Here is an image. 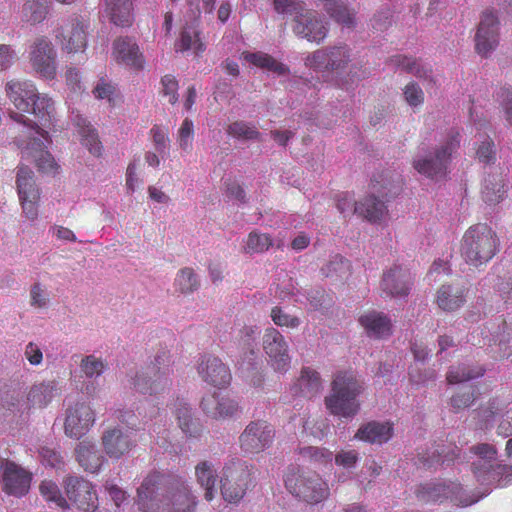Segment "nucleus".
I'll list each match as a JSON object with an SVG mask.
<instances>
[{"instance_id": "4c0bfd02", "label": "nucleus", "mask_w": 512, "mask_h": 512, "mask_svg": "<svg viewBox=\"0 0 512 512\" xmlns=\"http://www.w3.org/2000/svg\"><path fill=\"white\" fill-rule=\"evenodd\" d=\"M476 475L479 480L498 487H505L512 484V466L509 465H490L484 475L478 472H476Z\"/></svg>"}, {"instance_id": "412c9836", "label": "nucleus", "mask_w": 512, "mask_h": 512, "mask_svg": "<svg viewBox=\"0 0 512 512\" xmlns=\"http://www.w3.org/2000/svg\"><path fill=\"white\" fill-rule=\"evenodd\" d=\"M410 273L401 266L394 264L383 272L380 288L387 296H406L411 286Z\"/></svg>"}, {"instance_id": "c85d7f7f", "label": "nucleus", "mask_w": 512, "mask_h": 512, "mask_svg": "<svg viewBox=\"0 0 512 512\" xmlns=\"http://www.w3.org/2000/svg\"><path fill=\"white\" fill-rule=\"evenodd\" d=\"M359 323L369 337L380 339L391 334V321L382 312L368 311L360 316Z\"/></svg>"}, {"instance_id": "de8ad7c7", "label": "nucleus", "mask_w": 512, "mask_h": 512, "mask_svg": "<svg viewBox=\"0 0 512 512\" xmlns=\"http://www.w3.org/2000/svg\"><path fill=\"white\" fill-rule=\"evenodd\" d=\"M391 63L397 68H401L407 73L413 74L418 78L427 77L429 70L421 61L404 55H396L390 59Z\"/></svg>"}, {"instance_id": "7ed1b4c3", "label": "nucleus", "mask_w": 512, "mask_h": 512, "mask_svg": "<svg viewBox=\"0 0 512 512\" xmlns=\"http://www.w3.org/2000/svg\"><path fill=\"white\" fill-rule=\"evenodd\" d=\"M362 390L363 387L353 372H338L331 383V393L325 398L327 409L339 417L355 416L360 410L357 397Z\"/></svg>"}, {"instance_id": "dca6fc26", "label": "nucleus", "mask_w": 512, "mask_h": 512, "mask_svg": "<svg viewBox=\"0 0 512 512\" xmlns=\"http://www.w3.org/2000/svg\"><path fill=\"white\" fill-rule=\"evenodd\" d=\"M95 422L93 409L85 403H77L68 409L64 429L68 437L80 439Z\"/></svg>"}, {"instance_id": "f03ea898", "label": "nucleus", "mask_w": 512, "mask_h": 512, "mask_svg": "<svg viewBox=\"0 0 512 512\" xmlns=\"http://www.w3.org/2000/svg\"><path fill=\"white\" fill-rule=\"evenodd\" d=\"M500 251V239L496 231L486 223L470 226L460 242V254L464 262L473 268L486 266Z\"/></svg>"}, {"instance_id": "4be33fe9", "label": "nucleus", "mask_w": 512, "mask_h": 512, "mask_svg": "<svg viewBox=\"0 0 512 512\" xmlns=\"http://www.w3.org/2000/svg\"><path fill=\"white\" fill-rule=\"evenodd\" d=\"M6 95L19 112H27L38 94L31 81L11 80L5 85Z\"/></svg>"}, {"instance_id": "39448f33", "label": "nucleus", "mask_w": 512, "mask_h": 512, "mask_svg": "<svg viewBox=\"0 0 512 512\" xmlns=\"http://www.w3.org/2000/svg\"><path fill=\"white\" fill-rule=\"evenodd\" d=\"M460 142V130L455 127L448 129L432 153L413 161L414 169L430 179L445 177L452 155L459 149Z\"/></svg>"}, {"instance_id": "0eeeda50", "label": "nucleus", "mask_w": 512, "mask_h": 512, "mask_svg": "<svg viewBox=\"0 0 512 512\" xmlns=\"http://www.w3.org/2000/svg\"><path fill=\"white\" fill-rule=\"evenodd\" d=\"M171 356L167 351L158 353L154 360L146 365L132 379L135 391L141 394L156 395L164 392L171 385Z\"/></svg>"}, {"instance_id": "a211bd4d", "label": "nucleus", "mask_w": 512, "mask_h": 512, "mask_svg": "<svg viewBox=\"0 0 512 512\" xmlns=\"http://www.w3.org/2000/svg\"><path fill=\"white\" fill-rule=\"evenodd\" d=\"M197 371L204 382L218 388L226 387L232 379L229 368L213 355L202 356Z\"/></svg>"}, {"instance_id": "4468645a", "label": "nucleus", "mask_w": 512, "mask_h": 512, "mask_svg": "<svg viewBox=\"0 0 512 512\" xmlns=\"http://www.w3.org/2000/svg\"><path fill=\"white\" fill-rule=\"evenodd\" d=\"M2 468L3 491L16 497L26 495L30 489L31 473L8 460L3 463Z\"/></svg>"}, {"instance_id": "bf43d9fd", "label": "nucleus", "mask_w": 512, "mask_h": 512, "mask_svg": "<svg viewBox=\"0 0 512 512\" xmlns=\"http://www.w3.org/2000/svg\"><path fill=\"white\" fill-rule=\"evenodd\" d=\"M275 325L290 329L297 328L301 321L297 316L286 313L281 307H273L270 314Z\"/></svg>"}, {"instance_id": "2f4dec72", "label": "nucleus", "mask_w": 512, "mask_h": 512, "mask_svg": "<svg viewBox=\"0 0 512 512\" xmlns=\"http://www.w3.org/2000/svg\"><path fill=\"white\" fill-rule=\"evenodd\" d=\"M217 477V471L210 461L203 460L195 466L196 482L204 489V498L208 502L214 499Z\"/></svg>"}, {"instance_id": "aec40b11", "label": "nucleus", "mask_w": 512, "mask_h": 512, "mask_svg": "<svg viewBox=\"0 0 512 512\" xmlns=\"http://www.w3.org/2000/svg\"><path fill=\"white\" fill-rule=\"evenodd\" d=\"M292 29L297 36L316 43L322 42L328 33L327 23L309 9L302 16H298Z\"/></svg>"}, {"instance_id": "5fc2aeb1", "label": "nucleus", "mask_w": 512, "mask_h": 512, "mask_svg": "<svg viewBox=\"0 0 512 512\" xmlns=\"http://www.w3.org/2000/svg\"><path fill=\"white\" fill-rule=\"evenodd\" d=\"M299 454L318 465H327L332 462L333 453L324 447L308 446L300 448Z\"/></svg>"}, {"instance_id": "774afa93", "label": "nucleus", "mask_w": 512, "mask_h": 512, "mask_svg": "<svg viewBox=\"0 0 512 512\" xmlns=\"http://www.w3.org/2000/svg\"><path fill=\"white\" fill-rule=\"evenodd\" d=\"M334 458H335V464L337 466H340V467H343L346 469H350L356 465V463L359 459V454L354 449H350V450L342 449L335 455Z\"/></svg>"}, {"instance_id": "f257e3e1", "label": "nucleus", "mask_w": 512, "mask_h": 512, "mask_svg": "<svg viewBox=\"0 0 512 512\" xmlns=\"http://www.w3.org/2000/svg\"><path fill=\"white\" fill-rule=\"evenodd\" d=\"M164 475L149 473L137 489V506L140 512H195L196 496L190 485L181 479L174 480L166 493L158 495Z\"/></svg>"}, {"instance_id": "c03bdc74", "label": "nucleus", "mask_w": 512, "mask_h": 512, "mask_svg": "<svg viewBox=\"0 0 512 512\" xmlns=\"http://www.w3.org/2000/svg\"><path fill=\"white\" fill-rule=\"evenodd\" d=\"M505 192L503 181L500 178L488 177L484 181L481 195L485 203L495 205L503 200Z\"/></svg>"}, {"instance_id": "4d7b16f0", "label": "nucleus", "mask_w": 512, "mask_h": 512, "mask_svg": "<svg viewBox=\"0 0 512 512\" xmlns=\"http://www.w3.org/2000/svg\"><path fill=\"white\" fill-rule=\"evenodd\" d=\"M477 398L476 390L470 387L467 391H461L453 395L450 405L455 413L470 407Z\"/></svg>"}, {"instance_id": "680f3d73", "label": "nucleus", "mask_w": 512, "mask_h": 512, "mask_svg": "<svg viewBox=\"0 0 512 512\" xmlns=\"http://www.w3.org/2000/svg\"><path fill=\"white\" fill-rule=\"evenodd\" d=\"M161 94L168 98L170 104L178 101V81L173 75L167 74L161 79Z\"/></svg>"}, {"instance_id": "58836bf2", "label": "nucleus", "mask_w": 512, "mask_h": 512, "mask_svg": "<svg viewBox=\"0 0 512 512\" xmlns=\"http://www.w3.org/2000/svg\"><path fill=\"white\" fill-rule=\"evenodd\" d=\"M497 358H507L512 355V322L502 320L499 331L493 338Z\"/></svg>"}, {"instance_id": "6e6552de", "label": "nucleus", "mask_w": 512, "mask_h": 512, "mask_svg": "<svg viewBox=\"0 0 512 512\" xmlns=\"http://www.w3.org/2000/svg\"><path fill=\"white\" fill-rule=\"evenodd\" d=\"M285 487L296 498L318 504L330 495L328 483L316 472L290 470L285 475Z\"/></svg>"}, {"instance_id": "2eb2a0df", "label": "nucleus", "mask_w": 512, "mask_h": 512, "mask_svg": "<svg viewBox=\"0 0 512 512\" xmlns=\"http://www.w3.org/2000/svg\"><path fill=\"white\" fill-rule=\"evenodd\" d=\"M63 51L67 53L84 52L87 47V32L83 22L75 17L60 28L56 35Z\"/></svg>"}, {"instance_id": "7c9ffc66", "label": "nucleus", "mask_w": 512, "mask_h": 512, "mask_svg": "<svg viewBox=\"0 0 512 512\" xmlns=\"http://www.w3.org/2000/svg\"><path fill=\"white\" fill-rule=\"evenodd\" d=\"M437 306L446 312L461 308L466 301V289L463 286L442 285L436 294Z\"/></svg>"}, {"instance_id": "49530a36", "label": "nucleus", "mask_w": 512, "mask_h": 512, "mask_svg": "<svg viewBox=\"0 0 512 512\" xmlns=\"http://www.w3.org/2000/svg\"><path fill=\"white\" fill-rule=\"evenodd\" d=\"M449 483L430 482L421 485L417 491L418 497L425 501L443 502L447 500L443 493L448 492Z\"/></svg>"}, {"instance_id": "052dcab7", "label": "nucleus", "mask_w": 512, "mask_h": 512, "mask_svg": "<svg viewBox=\"0 0 512 512\" xmlns=\"http://www.w3.org/2000/svg\"><path fill=\"white\" fill-rule=\"evenodd\" d=\"M193 136V122L190 119L185 118L178 130L177 141L181 149H183L186 152L191 151Z\"/></svg>"}, {"instance_id": "603ef678", "label": "nucleus", "mask_w": 512, "mask_h": 512, "mask_svg": "<svg viewBox=\"0 0 512 512\" xmlns=\"http://www.w3.org/2000/svg\"><path fill=\"white\" fill-rule=\"evenodd\" d=\"M272 244V239L268 234L253 231L249 233L244 249L246 253L250 254L262 253L267 251Z\"/></svg>"}, {"instance_id": "423d86ee", "label": "nucleus", "mask_w": 512, "mask_h": 512, "mask_svg": "<svg viewBox=\"0 0 512 512\" xmlns=\"http://www.w3.org/2000/svg\"><path fill=\"white\" fill-rule=\"evenodd\" d=\"M254 466L247 461L233 457L222 468L221 495L228 503L239 502L247 490L254 485Z\"/></svg>"}, {"instance_id": "1a4fd4ad", "label": "nucleus", "mask_w": 512, "mask_h": 512, "mask_svg": "<svg viewBox=\"0 0 512 512\" xmlns=\"http://www.w3.org/2000/svg\"><path fill=\"white\" fill-rule=\"evenodd\" d=\"M352 61L351 49L345 45L317 49L305 59V66L319 73L344 72Z\"/></svg>"}, {"instance_id": "473e14b6", "label": "nucleus", "mask_w": 512, "mask_h": 512, "mask_svg": "<svg viewBox=\"0 0 512 512\" xmlns=\"http://www.w3.org/2000/svg\"><path fill=\"white\" fill-rule=\"evenodd\" d=\"M354 213L362 216L369 222H378L386 215L387 207L384 201L370 195L357 202V205L354 207Z\"/></svg>"}, {"instance_id": "69168bd1", "label": "nucleus", "mask_w": 512, "mask_h": 512, "mask_svg": "<svg viewBox=\"0 0 512 512\" xmlns=\"http://www.w3.org/2000/svg\"><path fill=\"white\" fill-rule=\"evenodd\" d=\"M150 136L152 138L156 151L159 154H163L167 148V143L169 141L168 130L162 126L154 125L150 129Z\"/></svg>"}, {"instance_id": "c9c22d12", "label": "nucleus", "mask_w": 512, "mask_h": 512, "mask_svg": "<svg viewBox=\"0 0 512 512\" xmlns=\"http://www.w3.org/2000/svg\"><path fill=\"white\" fill-rule=\"evenodd\" d=\"M26 113L33 114L42 126L49 127L55 114L54 102L47 95L38 93Z\"/></svg>"}, {"instance_id": "ea45409f", "label": "nucleus", "mask_w": 512, "mask_h": 512, "mask_svg": "<svg viewBox=\"0 0 512 512\" xmlns=\"http://www.w3.org/2000/svg\"><path fill=\"white\" fill-rule=\"evenodd\" d=\"M81 136V143L89 152L95 156H100L102 152V143L99 140L97 131L83 118L78 117L76 122Z\"/></svg>"}, {"instance_id": "6e6d98bb", "label": "nucleus", "mask_w": 512, "mask_h": 512, "mask_svg": "<svg viewBox=\"0 0 512 512\" xmlns=\"http://www.w3.org/2000/svg\"><path fill=\"white\" fill-rule=\"evenodd\" d=\"M443 495L456 506H468L475 502L465 493L462 485L456 482H449L448 492Z\"/></svg>"}, {"instance_id": "5701e85b", "label": "nucleus", "mask_w": 512, "mask_h": 512, "mask_svg": "<svg viewBox=\"0 0 512 512\" xmlns=\"http://www.w3.org/2000/svg\"><path fill=\"white\" fill-rule=\"evenodd\" d=\"M503 411L504 406L497 398H491L481 404L473 412L475 431L485 434L490 432L495 427L496 421Z\"/></svg>"}, {"instance_id": "393cba45", "label": "nucleus", "mask_w": 512, "mask_h": 512, "mask_svg": "<svg viewBox=\"0 0 512 512\" xmlns=\"http://www.w3.org/2000/svg\"><path fill=\"white\" fill-rule=\"evenodd\" d=\"M174 48L176 52L191 51L195 56H201L207 46L202 38V32L196 25H185L178 39L175 41Z\"/></svg>"}, {"instance_id": "a878e982", "label": "nucleus", "mask_w": 512, "mask_h": 512, "mask_svg": "<svg viewBox=\"0 0 512 512\" xmlns=\"http://www.w3.org/2000/svg\"><path fill=\"white\" fill-rule=\"evenodd\" d=\"M173 415L179 428L186 436L198 437L201 434V423L193 416L192 409L187 402L176 399L173 404Z\"/></svg>"}, {"instance_id": "0e129e2a", "label": "nucleus", "mask_w": 512, "mask_h": 512, "mask_svg": "<svg viewBox=\"0 0 512 512\" xmlns=\"http://www.w3.org/2000/svg\"><path fill=\"white\" fill-rule=\"evenodd\" d=\"M477 158L485 164L494 163L496 160L495 145L492 139L486 138L476 150Z\"/></svg>"}, {"instance_id": "37998d69", "label": "nucleus", "mask_w": 512, "mask_h": 512, "mask_svg": "<svg viewBox=\"0 0 512 512\" xmlns=\"http://www.w3.org/2000/svg\"><path fill=\"white\" fill-rule=\"evenodd\" d=\"M23 17L31 24L44 21L49 12V0H28L23 5Z\"/></svg>"}, {"instance_id": "f704fd0d", "label": "nucleus", "mask_w": 512, "mask_h": 512, "mask_svg": "<svg viewBox=\"0 0 512 512\" xmlns=\"http://www.w3.org/2000/svg\"><path fill=\"white\" fill-rule=\"evenodd\" d=\"M59 393L60 390L55 381L43 382L30 388L27 400L31 406L42 408L48 405Z\"/></svg>"}, {"instance_id": "b1692460", "label": "nucleus", "mask_w": 512, "mask_h": 512, "mask_svg": "<svg viewBox=\"0 0 512 512\" xmlns=\"http://www.w3.org/2000/svg\"><path fill=\"white\" fill-rule=\"evenodd\" d=\"M113 54L117 62L135 69H142L144 57L139 46L129 37L118 38L113 43Z\"/></svg>"}, {"instance_id": "9b49d317", "label": "nucleus", "mask_w": 512, "mask_h": 512, "mask_svg": "<svg viewBox=\"0 0 512 512\" xmlns=\"http://www.w3.org/2000/svg\"><path fill=\"white\" fill-rule=\"evenodd\" d=\"M57 53L46 36H39L30 45L29 60L33 70L41 77L52 80L57 74Z\"/></svg>"}, {"instance_id": "f3484780", "label": "nucleus", "mask_w": 512, "mask_h": 512, "mask_svg": "<svg viewBox=\"0 0 512 512\" xmlns=\"http://www.w3.org/2000/svg\"><path fill=\"white\" fill-rule=\"evenodd\" d=\"M499 21L490 11L484 12L475 35V49L478 54L487 57L498 44Z\"/></svg>"}, {"instance_id": "864d4df0", "label": "nucleus", "mask_w": 512, "mask_h": 512, "mask_svg": "<svg viewBox=\"0 0 512 512\" xmlns=\"http://www.w3.org/2000/svg\"><path fill=\"white\" fill-rule=\"evenodd\" d=\"M41 495L46 501L54 502L59 508H66L67 501L62 496L58 485L52 480H43L39 486Z\"/></svg>"}, {"instance_id": "20e7f679", "label": "nucleus", "mask_w": 512, "mask_h": 512, "mask_svg": "<svg viewBox=\"0 0 512 512\" xmlns=\"http://www.w3.org/2000/svg\"><path fill=\"white\" fill-rule=\"evenodd\" d=\"M22 113H10L12 119L22 123L29 129L28 141H18L22 158L34 161L40 172L55 175L58 172L59 166L53 156L47 151V145L51 142L48 132L36 124H30L32 120H29V123H27L28 119Z\"/></svg>"}, {"instance_id": "ddd939ff", "label": "nucleus", "mask_w": 512, "mask_h": 512, "mask_svg": "<svg viewBox=\"0 0 512 512\" xmlns=\"http://www.w3.org/2000/svg\"><path fill=\"white\" fill-rule=\"evenodd\" d=\"M65 492L68 499L83 511H94L98 497L94 486L82 477L69 476L65 480Z\"/></svg>"}, {"instance_id": "a19ab883", "label": "nucleus", "mask_w": 512, "mask_h": 512, "mask_svg": "<svg viewBox=\"0 0 512 512\" xmlns=\"http://www.w3.org/2000/svg\"><path fill=\"white\" fill-rule=\"evenodd\" d=\"M298 386L302 396L314 397L322 388L319 373L309 367H304L298 379Z\"/></svg>"}, {"instance_id": "a18cd8bd", "label": "nucleus", "mask_w": 512, "mask_h": 512, "mask_svg": "<svg viewBox=\"0 0 512 512\" xmlns=\"http://www.w3.org/2000/svg\"><path fill=\"white\" fill-rule=\"evenodd\" d=\"M16 185L19 198H22V196L28 198L32 191L40 194L34 181L33 171L27 166H20L18 168Z\"/></svg>"}, {"instance_id": "8fccbe9b", "label": "nucleus", "mask_w": 512, "mask_h": 512, "mask_svg": "<svg viewBox=\"0 0 512 512\" xmlns=\"http://www.w3.org/2000/svg\"><path fill=\"white\" fill-rule=\"evenodd\" d=\"M227 133L242 140H258L261 135L255 126L240 120L231 123L227 128Z\"/></svg>"}, {"instance_id": "e433bc0d", "label": "nucleus", "mask_w": 512, "mask_h": 512, "mask_svg": "<svg viewBox=\"0 0 512 512\" xmlns=\"http://www.w3.org/2000/svg\"><path fill=\"white\" fill-rule=\"evenodd\" d=\"M242 57L250 64L267 69L279 76H283L289 73V68L281 62H278L271 55L263 52H243Z\"/></svg>"}, {"instance_id": "cd10ccee", "label": "nucleus", "mask_w": 512, "mask_h": 512, "mask_svg": "<svg viewBox=\"0 0 512 512\" xmlns=\"http://www.w3.org/2000/svg\"><path fill=\"white\" fill-rule=\"evenodd\" d=\"M102 444L107 455L116 459L129 452L133 446L129 435L118 428L106 431L102 436Z\"/></svg>"}, {"instance_id": "e2e57ef3", "label": "nucleus", "mask_w": 512, "mask_h": 512, "mask_svg": "<svg viewBox=\"0 0 512 512\" xmlns=\"http://www.w3.org/2000/svg\"><path fill=\"white\" fill-rule=\"evenodd\" d=\"M40 194L33 192L26 198L22 196L19 198L23 213L29 220H35L38 217V202Z\"/></svg>"}, {"instance_id": "13d9d810", "label": "nucleus", "mask_w": 512, "mask_h": 512, "mask_svg": "<svg viewBox=\"0 0 512 512\" xmlns=\"http://www.w3.org/2000/svg\"><path fill=\"white\" fill-rule=\"evenodd\" d=\"M80 368L86 377L93 378L100 376L104 372L106 365L94 355H88L82 359Z\"/></svg>"}, {"instance_id": "9d476101", "label": "nucleus", "mask_w": 512, "mask_h": 512, "mask_svg": "<svg viewBox=\"0 0 512 512\" xmlns=\"http://www.w3.org/2000/svg\"><path fill=\"white\" fill-rule=\"evenodd\" d=\"M274 439V427L265 420H255L251 421L239 436V445L247 455L259 454L270 448Z\"/></svg>"}, {"instance_id": "09e8293b", "label": "nucleus", "mask_w": 512, "mask_h": 512, "mask_svg": "<svg viewBox=\"0 0 512 512\" xmlns=\"http://www.w3.org/2000/svg\"><path fill=\"white\" fill-rule=\"evenodd\" d=\"M174 285L180 293L189 294L197 290L199 282L194 270L190 267H184L178 272Z\"/></svg>"}, {"instance_id": "bb28decb", "label": "nucleus", "mask_w": 512, "mask_h": 512, "mask_svg": "<svg viewBox=\"0 0 512 512\" xmlns=\"http://www.w3.org/2000/svg\"><path fill=\"white\" fill-rule=\"evenodd\" d=\"M393 436V425L390 422L371 421L362 425L355 438L371 444H382Z\"/></svg>"}, {"instance_id": "72a5a7b5", "label": "nucleus", "mask_w": 512, "mask_h": 512, "mask_svg": "<svg viewBox=\"0 0 512 512\" xmlns=\"http://www.w3.org/2000/svg\"><path fill=\"white\" fill-rule=\"evenodd\" d=\"M76 457L78 463L88 472H97L103 462V457L100 455L94 443L80 442L76 448Z\"/></svg>"}, {"instance_id": "79ce46f5", "label": "nucleus", "mask_w": 512, "mask_h": 512, "mask_svg": "<svg viewBox=\"0 0 512 512\" xmlns=\"http://www.w3.org/2000/svg\"><path fill=\"white\" fill-rule=\"evenodd\" d=\"M484 372L485 370L481 366L470 367L469 365L461 364L450 367L446 379L449 384H459L482 377Z\"/></svg>"}, {"instance_id": "3c124183", "label": "nucleus", "mask_w": 512, "mask_h": 512, "mask_svg": "<svg viewBox=\"0 0 512 512\" xmlns=\"http://www.w3.org/2000/svg\"><path fill=\"white\" fill-rule=\"evenodd\" d=\"M273 7L278 14L294 16L293 24L298 16H302L308 10L304 2L299 0H273Z\"/></svg>"}, {"instance_id": "f8f14e48", "label": "nucleus", "mask_w": 512, "mask_h": 512, "mask_svg": "<svg viewBox=\"0 0 512 512\" xmlns=\"http://www.w3.org/2000/svg\"><path fill=\"white\" fill-rule=\"evenodd\" d=\"M263 349L272 367L279 372H286L291 363L288 343L275 328H267L263 335Z\"/></svg>"}, {"instance_id": "6ab92c4d", "label": "nucleus", "mask_w": 512, "mask_h": 512, "mask_svg": "<svg viewBox=\"0 0 512 512\" xmlns=\"http://www.w3.org/2000/svg\"><path fill=\"white\" fill-rule=\"evenodd\" d=\"M200 407L207 416L217 420L234 417L240 410L235 399L217 392L204 396Z\"/></svg>"}, {"instance_id": "c756f323", "label": "nucleus", "mask_w": 512, "mask_h": 512, "mask_svg": "<svg viewBox=\"0 0 512 512\" xmlns=\"http://www.w3.org/2000/svg\"><path fill=\"white\" fill-rule=\"evenodd\" d=\"M105 12L117 26L130 27L133 24V0H105Z\"/></svg>"}, {"instance_id": "338daca9", "label": "nucleus", "mask_w": 512, "mask_h": 512, "mask_svg": "<svg viewBox=\"0 0 512 512\" xmlns=\"http://www.w3.org/2000/svg\"><path fill=\"white\" fill-rule=\"evenodd\" d=\"M405 101L413 107L419 106L424 102V92L414 82L408 83L403 91Z\"/></svg>"}]
</instances>
